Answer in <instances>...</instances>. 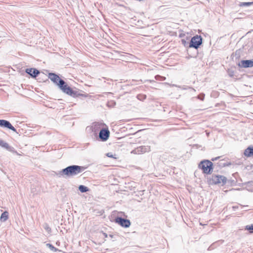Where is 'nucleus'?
<instances>
[{"mask_svg":"<svg viewBox=\"0 0 253 253\" xmlns=\"http://www.w3.org/2000/svg\"><path fill=\"white\" fill-rule=\"evenodd\" d=\"M48 78L55 84L57 85L59 88L65 93L72 97H75L80 95V94L76 91L73 90L66 83L60 79L59 77L55 73H50L48 74Z\"/></svg>","mask_w":253,"mask_h":253,"instance_id":"obj_1","label":"nucleus"},{"mask_svg":"<svg viewBox=\"0 0 253 253\" xmlns=\"http://www.w3.org/2000/svg\"><path fill=\"white\" fill-rule=\"evenodd\" d=\"M84 168L77 165H72L59 171L58 174L60 176L72 177L78 175L84 170Z\"/></svg>","mask_w":253,"mask_h":253,"instance_id":"obj_2","label":"nucleus"},{"mask_svg":"<svg viewBox=\"0 0 253 253\" xmlns=\"http://www.w3.org/2000/svg\"><path fill=\"white\" fill-rule=\"evenodd\" d=\"M213 164L209 160H204L200 162L199 165V168L203 170L205 174L211 173L213 170Z\"/></svg>","mask_w":253,"mask_h":253,"instance_id":"obj_3","label":"nucleus"},{"mask_svg":"<svg viewBox=\"0 0 253 253\" xmlns=\"http://www.w3.org/2000/svg\"><path fill=\"white\" fill-rule=\"evenodd\" d=\"M202 43V38L200 36L196 35L192 37L189 43V47L198 49Z\"/></svg>","mask_w":253,"mask_h":253,"instance_id":"obj_4","label":"nucleus"},{"mask_svg":"<svg viewBox=\"0 0 253 253\" xmlns=\"http://www.w3.org/2000/svg\"><path fill=\"white\" fill-rule=\"evenodd\" d=\"M210 180L214 184H221L223 185L226 183L227 178L223 175L213 174Z\"/></svg>","mask_w":253,"mask_h":253,"instance_id":"obj_5","label":"nucleus"},{"mask_svg":"<svg viewBox=\"0 0 253 253\" xmlns=\"http://www.w3.org/2000/svg\"><path fill=\"white\" fill-rule=\"evenodd\" d=\"M151 151V147L150 146H141L137 147L136 148L133 150L131 152V154H141L146 152H148Z\"/></svg>","mask_w":253,"mask_h":253,"instance_id":"obj_6","label":"nucleus"},{"mask_svg":"<svg viewBox=\"0 0 253 253\" xmlns=\"http://www.w3.org/2000/svg\"><path fill=\"white\" fill-rule=\"evenodd\" d=\"M115 222L123 227L127 228L130 225L129 220L120 217H117L115 218Z\"/></svg>","mask_w":253,"mask_h":253,"instance_id":"obj_7","label":"nucleus"},{"mask_svg":"<svg viewBox=\"0 0 253 253\" xmlns=\"http://www.w3.org/2000/svg\"><path fill=\"white\" fill-rule=\"evenodd\" d=\"M110 135V132L108 129L102 128L99 133V138L102 141L107 140Z\"/></svg>","mask_w":253,"mask_h":253,"instance_id":"obj_8","label":"nucleus"},{"mask_svg":"<svg viewBox=\"0 0 253 253\" xmlns=\"http://www.w3.org/2000/svg\"><path fill=\"white\" fill-rule=\"evenodd\" d=\"M0 146L7 149L8 151L18 154L14 148L10 146L7 143L0 139Z\"/></svg>","mask_w":253,"mask_h":253,"instance_id":"obj_9","label":"nucleus"},{"mask_svg":"<svg viewBox=\"0 0 253 253\" xmlns=\"http://www.w3.org/2000/svg\"><path fill=\"white\" fill-rule=\"evenodd\" d=\"M26 72L33 78H36L40 74V71L38 70L33 68L27 69Z\"/></svg>","mask_w":253,"mask_h":253,"instance_id":"obj_10","label":"nucleus"},{"mask_svg":"<svg viewBox=\"0 0 253 253\" xmlns=\"http://www.w3.org/2000/svg\"><path fill=\"white\" fill-rule=\"evenodd\" d=\"M2 127L7 128L13 131L14 132H16V129L14 128V127H13L12 126V125L10 124V123L8 121L3 120V123H2Z\"/></svg>","mask_w":253,"mask_h":253,"instance_id":"obj_11","label":"nucleus"},{"mask_svg":"<svg viewBox=\"0 0 253 253\" xmlns=\"http://www.w3.org/2000/svg\"><path fill=\"white\" fill-rule=\"evenodd\" d=\"M242 67L249 68L253 67V60H242L241 61Z\"/></svg>","mask_w":253,"mask_h":253,"instance_id":"obj_12","label":"nucleus"},{"mask_svg":"<svg viewBox=\"0 0 253 253\" xmlns=\"http://www.w3.org/2000/svg\"><path fill=\"white\" fill-rule=\"evenodd\" d=\"M244 155L248 157L253 156V146L248 147L244 151Z\"/></svg>","mask_w":253,"mask_h":253,"instance_id":"obj_13","label":"nucleus"},{"mask_svg":"<svg viewBox=\"0 0 253 253\" xmlns=\"http://www.w3.org/2000/svg\"><path fill=\"white\" fill-rule=\"evenodd\" d=\"M8 217V212L7 211H4L1 214L0 220L1 221L4 222L6 221Z\"/></svg>","mask_w":253,"mask_h":253,"instance_id":"obj_14","label":"nucleus"},{"mask_svg":"<svg viewBox=\"0 0 253 253\" xmlns=\"http://www.w3.org/2000/svg\"><path fill=\"white\" fill-rule=\"evenodd\" d=\"M252 4H253V2H241L239 5L241 7H247Z\"/></svg>","mask_w":253,"mask_h":253,"instance_id":"obj_15","label":"nucleus"},{"mask_svg":"<svg viewBox=\"0 0 253 253\" xmlns=\"http://www.w3.org/2000/svg\"><path fill=\"white\" fill-rule=\"evenodd\" d=\"M79 189L82 193H84L88 191V188L84 185H80Z\"/></svg>","mask_w":253,"mask_h":253,"instance_id":"obj_16","label":"nucleus"},{"mask_svg":"<svg viewBox=\"0 0 253 253\" xmlns=\"http://www.w3.org/2000/svg\"><path fill=\"white\" fill-rule=\"evenodd\" d=\"M137 98L139 100L143 101L146 98V95L139 94L137 95Z\"/></svg>","mask_w":253,"mask_h":253,"instance_id":"obj_17","label":"nucleus"},{"mask_svg":"<svg viewBox=\"0 0 253 253\" xmlns=\"http://www.w3.org/2000/svg\"><path fill=\"white\" fill-rule=\"evenodd\" d=\"M246 229L250 231V233H253V224L246 226Z\"/></svg>","mask_w":253,"mask_h":253,"instance_id":"obj_18","label":"nucleus"},{"mask_svg":"<svg viewBox=\"0 0 253 253\" xmlns=\"http://www.w3.org/2000/svg\"><path fill=\"white\" fill-rule=\"evenodd\" d=\"M155 79L157 80L164 81V80H165L166 78L164 77H162L161 76H160V75H156L155 76Z\"/></svg>","mask_w":253,"mask_h":253,"instance_id":"obj_19","label":"nucleus"},{"mask_svg":"<svg viewBox=\"0 0 253 253\" xmlns=\"http://www.w3.org/2000/svg\"><path fill=\"white\" fill-rule=\"evenodd\" d=\"M47 246H48L51 250L52 251H57V249H56V248H55L53 245H52L51 244H47L46 245Z\"/></svg>","mask_w":253,"mask_h":253,"instance_id":"obj_20","label":"nucleus"},{"mask_svg":"<svg viewBox=\"0 0 253 253\" xmlns=\"http://www.w3.org/2000/svg\"><path fill=\"white\" fill-rule=\"evenodd\" d=\"M100 128V125L98 124H96L94 125V126H93V130L95 131H96L98 128Z\"/></svg>","mask_w":253,"mask_h":253,"instance_id":"obj_21","label":"nucleus"},{"mask_svg":"<svg viewBox=\"0 0 253 253\" xmlns=\"http://www.w3.org/2000/svg\"><path fill=\"white\" fill-rule=\"evenodd\" d=\"M205 97V94L204 93H201L200 95L198 96V98L200 99L201 100H204Z\"/></svg>","mask_w":253,"mask_h":253,"instance_id":"obj_22","label":"nucleus"},{"mask_svg":"<svg viewBox=\"0 0 253 253\" xmlns=\"http://www.w3.org/2000/svg\"><path fill=\"white\" fill-rule=\"evenodd\" d=\"M106 155L108 157L115 158V157H114L113 154L111 153H108Z\"/></svg>","mask_w":253,"mask_h":253,"instance_id":"obj_23","label":"nucleus"},{"mask_svg":"<svg viewBox=\"0 0 253 253\" xmlns=\"http://www.w3.org/2000/svg\"><path fill=\"white\" fill-rule=\"evenodd\" d=\"M220 157H215L214 158H213L211 159V161H215V160H217V159H218Z\"/></svg>","mask_w":253,"mask_h":253,"instance_id":"obj_24","label":"nucleus"},{"mask_svg":"<svg viewBox=\"0 0 253 253\" xmlns=\"http://www.w3.org/2000/svg\"><path fill=\"white\" fill-rule=\"evenodd\" d=\"M3 123V120H0V126L2 127Z\"/></svg>","mask_w":253,"mask_h":253,"instance_id":"obj_25","label":"nucleus"},{"mask_svg":"<svg viewBox=\"0 0 253 253\" xmlns=\"http://www.w3.org/2000/svg\"><path fill=\"white\" fill-rule=\"evenodd\" d=\"M182 42L184 45H185L186 42L184 40H182Z\"/></svg>","mask_w":253,"mask_h":253,"instance_id":"obj_26","label":"nucleus"},{"mask_svg":"<svg viewBox=\"0 0 253 253\" xmlns=\"http://www.w3.org/2000/svg\"><path fill=\"white\" fill-rule=\"evenodd\" d=\"M45 229H49V227H46Z\"/></svg>","mask_w":253,"mask_h":253,"instance_id":"obj_27","label":"nucleus"},{"mask_svg":"<svg viewBox=\"0 0 253 253\" xmlns=\"http://www.w3.org/2000/svg\"><path fill=\"white\" fill-rule=\"evenodd\" d=\"M45 229H49V227H46Z\"/></svg>","mask_w":253,"mask_h":253,"instance_id":"obj_28","label":"nucleus"}]
</instances>
